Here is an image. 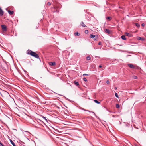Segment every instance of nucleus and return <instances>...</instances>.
<instances>
[{
	"mask_svg": "<svg viewBox=\"0 0 146 146\" xmlns=\"http://www.w3.org/2000/svg\"><path fill=\"white\" fill-rule=\"evenodd\" d=\"M27 54L30 55L37 59H39V56L35 52H33L30 50H28L26 52Z\"/></svg>",
	"mask_w": 146,
	"mask_h": 146,
	"instance_id": "f257e3e1",
	"label": "nucleus"
},
{
	"mask_svg": "<svg viewBox=\"0 0 146 146\" xmlns=\"http://www.w3.org/2000/svg\"><path fill=\"white\" fill-rule=\"evenodd\" d=\"M1 70L5 73H7L8 72V67L6 66H5L4 65H2L1 66Z\"/></svg>",
	"mask_w": 146,
	"mask_h": 146,
	"instance_id": "f03ea898",
	"label": "nucleus"
},
{
	"mask_svg": "<svg viewBox=\"0 0 146 146\" xmlns=\"http://www.w3.org/2000/svg\"><path fill=\"white\" fill-rule=\"evenodd\" d=\"M1 27L2 30L3 31L6 32L7 31V27L5 25H1Z\"/></svg>",
	"mask_w": 146,
	"mask_h": 146,
	"instance_id": "7ed1b4c3",
	"label": "nucleus"
},
{
	"mask_svg": "<svg viewBox=\"0 0 146 146\" xmlns=\"http://www.w3.org/2000/svg\"><path fill=\"white\" fill-rule=\"evenodd\" d=\"M104 31L105 33H107L108 34H110L111 33V31L108 29H105Z\"/></svg>",
	"mask_w": 146,
	"mask_h": 146,
	"instance_id": "20e7f679",
	"label": "nucleus"
},
{
	"mask_svg": "<svg viewBox=\"0 0 146 146\" xmlns=\"http://www.w3.org/2000/svg\"><path fill=\"white\" fill-rule=\"evenodd\" d=\"M5 94L8 95V93L5 91H3L2 93H1V95L3 97L4 96L3 95V94Z\"/></svg>",
	"mask_w": 146,
	"mask_h": 146,
	"instance_id": "39448f33",
	"label": "nucleus"
},
{
	"mask_svg": "<svg viewBox=\"0 0 146 146\" xmlns=\"http://www.w3.org/2000/svg\"><path fill=\"white\" fill-rule=\"evenodd\" d=\"M128 66L131 68H135L134 66L132 64H128Z\"/></svg>",
	"mask_w": 146,
	"mask_h": 146,
	"instance_id": "423d86ee",
	"label": "nucleus"
},
{
	"mask_svg": "<svg viewBox=\"0 0 146 146\" xmlns=\"http://www.w3.org/2000/svg\"><path fill=\"white\" fill-rule=\"evenodd\" d=\"M3 11L1 9V8L0 7V15L1 16H2L3 14Z\"/></svg>",
	"mask_w": 146,
	"mask_h": 146,
	"instance_id": "0eeeda50",
	"label": "nucleus"
},
{
	"mask_svg": "<svg viewBox=\"0 0 146 146\" xmlns=\"http://www.w3.org/2000/svg\"><path fill=\"white\" fill-rule=\"evenodd\" d=\"M49 64L51 66H55L56 65V63L55 62H49Z\"/></svg>",
	"mask_w": 146,
	"mask_h": 146,
	"instance_id": "6e6552de",
	"label": "nucleus"
},
{
	"mask_svg": "<svg viewBox=\"0 0 146 146\" xmlns=\"http://www.w3.org/2000/svg\"><path fill=\"white\" fill-rule=\"evenodd\" d=\"M8 12L9 14L10 15H12L14 13V12L13 11H11L10 10H8Z\"/></svg>",
	"mask_w": 146,
	"mask_h": 146,
	"instance_id": "1a4fd4ad",
	"label": "nucleus"
},
{
	"mask_svg": "<svg viewBox=\"0 0 146 146\" xmlns=\"http://www.w3.org/2000/svg\"><path fill=\"white\" fill-rule=\"evenodd\" d=\"M137 40H141L143 41L144 40V38L143 37H138Z\"/></svg>",
	"mask_w": 146,
	"mask_h": 146,
	"instance_id": "9d476101",
	"label": "nucleus"
},
{
	"mask_svg": "<svg viewBox=\"0 0 146 146\" xmlns=\"http://www.w3.org/2000/svg\"><path fill=\"white\" fill-rule=\"evenodd\" d=\"M81 25L83 27H86V26L85 25V24L84 23V22L83 21H82L80 23Z\"/></svg>",
	"mask_w": 146,
	"mask_h": 146,
	"instance_id": "9b49d317",
	"label": "nucleus"
},
{
	"mask_svg": "<svg viewBox=\"0 0 146 146\" xmlns=\"http://www.w3.org/2000/svg\"><path fill=\"white\" fill-rule=\"evenodd\" d=\"M10 141L11 144L13 145V146H16L13 141L11 139H10Z\"/></svg>",
	"mask_w": 146,
	"mask_h": 146,
	"instance_id": "f8f14e48",
	"label": "nucleus"
},
{
	"mask_svg": "<svg viewBox=\"0 0 146 146\" xmlns=\"http://www.w3.org/2000/svg\"><path fill=\"white\" fill-rule=\"evenodd\" d=\"M96 36L95 35H93V34H90V38H94Z\"/></svg>",
	"mask_w": 146,
	"mask_h": 146,
	"instance_id": "ddd939ff",
	"label": "nucleus"
},
{
	"mask_svg": "<svg viewBox=\"0 0 146 146\" xmlns=\"http://www.w3.org/2000/svg\"><path fill=\"white\" fill-rule=\"evenodd\" d=\"M74 35L75 36H78L80 35V33L78 32H76L74 33Z\"/></svg>",
	"mask_w": 146,
	"mask_h": 146,
	"instance_id": "4468645a",
	"label": "nucleus"
},
{
	"mask_svg": "<svg viewBox=\"0 0 146 146\" xmlns=\"http://www.w3.org/2000/svg\"><path fill=\"white\" fill-rule=\"evenodd\" d=\"M74 83L75 85H76L77 86H78L79 85L78 82L74 81Z\"/></svg>",
	"mask_w": 146,
	"mask_h": 146,
	"instance_id": "2eb2a0df",
	"label": "nucleus"
},
{
	"mask_svg": "<svg viewBox=\"0 0 146 146\" xmlns=\"http://www.w3.org/2000/svg\"><path fill=\"white\" fill-rule=\"evenodd\" d=\"M125 35L126 36H131L130 34L129 33H128L127 32H126V33H125Z\"/></svg>",
	"mask_w": 146,
	"mask_h": 146,
	"instance_id": "dca6fc26",
	"label": "nucleus"
},
{
	"mask_svg": "<svg viewBox=\"0 0 146 146\" xmlns=\"http://www.w3.org/2000/svg\"><path fill=\"white\" fill-rule=\"evenodd\" d=\"M121 38L123 40H126V38L124 35H122L121 36Z\"/></svg>",
	"mask_w": 146,
	"mask_h": 146,
	"instance_id": "f3484780",
	"label": "nucleus"
},
{
	"mask_svg": "<svg viewBox=\"0 0 146 146\" xmlns=\"http://www.w3.org/2000/svg\"><path fill=\"white\" fill-rule=\"evenodd\" d=\"M93 101L96 103H97L98 104H99L100 103V102L98 101L97 100H94Z\"/></svg>",
	"mask_w": 146,
	"mask_h": 146,
	"instance_id": "a211bd4d",
	"label": "nucleus"
},
{
	"mask_svg": "<svg viewBox=\"0 0 146 146\" xmlns=\"http://www.w3.org/2000/svg\"><path fill=\"white\" fill-rule=\"evenodd\" d=\"M135 25L138 28H139L140 27V25L139 24L137 23H135Z\"/></svg>",
	"mask_w": 146,
	"mask_h": 146,
	"instance_id": "6ab92c4d",
	"label": "nucleus"
},
{
	"mask_svg": "<svg viewBox=\"0 0 146 146\" xmlns=\"http://www.w3.org/2000/svg\"><path fill=\"white\" fill-rule=\"evenodd\" d=\"M91 59V58L90 57V56H88L86 57L87 60H90Z\"/></svg>",
	"mask_w": 146,
	"mask_h": 146,
	"instance_id": "aec40b11",
	"label": "nucleus"
},
{
	"mask_svg": "<svg viewBox=\"0 0 146 146\" xmlns=\"http://www.w3.org/2000/svg\"><path fill=\"white\" fill-rule=\"evenodd\" d=\"M119 104H117L116 105V108H119Z\"/></svg>",
	"mask_w": 146,
	"mask_h": 146,
	"instance_id": "412c9836",
	"label": "nucleus"
},
{
	"mask_svg": "<svg viewBox=\"0 0 146 146\" xmlns=\"http://www.w3.org/2000/svg\"><path fill=\"white\" fill-rule=\"evenodd\" d=\"M111 18L110 17H106V19L107 20H110Z\"/></svg>",
	"mask_w": 146,
	"mask_h": 146,
	"instance_id": "4be33fe9",
	"label": "nucleus"
},
{
	"mask_svg": "<svg viewBox=\"0 0 146 146\" xmlns=\"http://www.w3.org/2000/svg\"><path fill=\"white\" fill-rule=\"evenodd\" d=\"M133 78L135 79H136L137 78V76H133Z\"/></svg>",
	"mask_w": 146,
	"mask_h": 146,
	"instance_id": "5701e85b",
	"label": "nucleus"
},
{
	"mask_svg": "<svg viewBox=\"0 0 146 146\" xmlns=\"http://www.w3.org/2000/svg\"><path fill=\"white\" fill-rule=\"evenodd\" d=\"M88 31L87 30H86L85 31V33L86 34H88Z\"/></svg>",
	"mask_w": 146,
	"mask_h": 146,
	"instance_id": "b1692460",
	"label": "nucleus"
},
{
	"mask_svg": "<svg viewBox=\"0 0 146 146\" xmlns=\"http://www.w3.org/2000/svg\"><path fill=\"white\" fill-rule=\"evenodd\" d=\"M83 80L85 82H86L87 81V80L86 78L85 77H84L83 78Z\"/></svg>",
	"mask_w": 146,
	"mask_h": 146,
	"instance_id": "393cba45",
	"label": "nucleus"
},
{
	"mask_svg": "<svg viewBox=\"0 0 146 146\" xmlns=\"http://www.w3.org/2000/svg\"><path fill=\"white\" fill-rule=\"evenodd\" d=\"M42 118H44V119L45 120V121H46V122H47V119L45 117H44V116H42Z\"/></svg>",
	"mask_w": 146,
	"mask_h": 146,
	"instance_id": "a878e982",
	"label": "nucleus"
},
{
	"mask_svg": "<svg viewBox=\"0 0 146 146\" xmlns=\"http://www.w3.org/2000/svg\"><path fill=\"white\" fill-rule=\"evenodd\" d=\"M115 96L116 97L118 98V94L117 93H115Z\"/></svg>",
	"mask_w": 146,
	"mask_h": 146,
	"instance_id": "bb28decb",
	"label": "nucleus"
},
{
	"mask_svg": "<svg viewBox=\"0 0 146 146\" xmlns=\"http://www.w3.org/2000/svg\"><path fill=\"white\" fill-rule=\"evenodd\" d=\"M83 76H89V74H83Z\"/></svg>",
	"mask_w": 146,
	"mask_h": 146,
	"instance_id": "cd10ccee",
	"label": "nucleus"
},
{
	"mask_svg": "<svg viewBox=\"0 0 146 146\" xmlns=\"http://www.w3.org/2000/svg\"><path fill=\"white\" fill-rule=\"evenodd\" d=\"M51 3L50 2H48V3H47V5H51Z\"/></svg>",
	"mask_w": 146,
	"mask_h": 146,
	"instance_id": "c85d7f7f",
	"label": "nucleus"
},
{
	"mask_svg": "<svg viewBox=\"0 0 146 146\" xmlns=\"http://www.w3.org/2000/svg\"><path fill=\"white\" fill-rule=\"evenodd\" d=\"M106 83L107 84H109L110 83V81L109 80H107L106 81Z\"/></svg>",
	"mask_w": 146,
	"mask_h": 146,
	"instance_id": "c756f323",
	"label": "nucleus"
},
{
	"mask_svg": "<svg viewBox=\"0 0 146 146\" xmlns=\"http://www.w3.org/2000/svg\"><path fill=\"white\" fill-rule=\"evenodd\" d=\"M0 144L2 146H4V145L2 144V143L0 141Z\"/></svg>",
	"mask_w": 146,
	"mask_h": 146,
	"instance_id": "7c9ffc66",
	"label": "nucleus"
},
{
	"mask_svg": "<svg viewBox=\"0 0 146 146\" xmlns=\"http://www.w3.org/2000/svg\"><path fill=\"white\" fill-rule=\"evenodd\" d=\"M102 43L101 42H99V43H98V45H101L102 44Z\"/></svg>",
	"mask_w": 146,
	"mask_h": 146,
	"instance_id": "2f4dec72",
	"label": "nucleus"
},
{
	"mask_svg": "<svg viewBox=\"0 0 146 146\" xmlns=\"http://www.w3.org/2000/svg\"><path fill=\"white\" fill-rule=\"evenodd\" d=\"M145 24H144V23H142V24H141V26H143V27H144V26H145Z\"/></svg>",
	"mask_w": 146,
	"mask_h": 146,
	"instance_id": "473e14b6",
	"label": "nucleus"
},
{
	"mask_svg": "<svg viewBox=\"0 0 146 146\" xmlns=\"http://www.w3.org/2000/svg\"><path fill=\"white\" fill-rule=\"evenodd\" d=\"M99 68H101V67H102V65H100L99 66Z\"/></svg>",
	"mask_w": 146,
	"mask_h": 146,
	"instance_id": "72a5a7b5",
	"label": "nucleus"
},
{
	"mask_svg": "<svg viewBox=\"0 0 146 146\" xmlns=\"http://www.w3.org/2000/svg\"><path fill=\"white\" fill-rule=\"evenodd\" d=\"M85 110V111H89V112H90V111H89V110Z\"/></svg>",
	"mask_w": 146,
	"mask_h": 146,
	"instance_id": "f704fd0d",
	"label": "nucleus"
},
{
	"mask_svg": "<svg viewBox=\"0 0 146 146\" xmlns=\"http://www.w3.org/2000/svg\"><path fill=\"white\" fill-rule=\"evenodd\" d=\"M114 89H115V90H117V87H115Z\"/></svg>",
	"mask_w": 146,
	"mask_h": 146,
	"instance_id": "c9c22d12",
	"label": "nucleus"
},
{
	"mask_svg": "<svg viewBox=\"0 0 146 146\" xmlns=\"http://www.w3.org/2000/svg\"><path fill=\"white\" fill-rule=\"evenodd\" d=\"M104 69V68L103 69H102V70H103Z\"/></svg>",
	"mask_w": 146,
	"mask_h": 146,
	"instance_id": "e433bc0d",
	"label": "nucleus"
}]
</instances>
